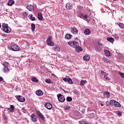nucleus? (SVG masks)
I'll list each match as a JSON object with an SVG mask.
<instances>
[{
    "label": "nucleus",
    "mask_w": 124,
    "mask_h": 124,
    "mask_svg": "<svg viewBox=\"0 0 124 124\" xmlns=\"http://www.w3.org/2000/svg\"><path fill=\"white\" fill-rule=\"evenodd\" d=\"M58 98L60 102H64L65 101V98H64V96L61 94H59L58 95Z\"/></svg>",
    "instance_id": "8"
},
{
    "label": "nucleus",
    "mask_w": 124,
    "mask_h": 124,
    "mask_svg": "<svg viewBox=\"0 0 124 124\" xmlns=\"http://www.w3.org/2000/svg\"><path fill=\"white\" fill-rule=\"evenodd\" d=\"M65 7L66 9H71V8H72V7L71 6V4H70V3H66Z\"/></svg>",
    "instance_id": "21"
},
{
    "label": "nucleus",
    "mask_w": 124,
    "mask_h": 124,
    "mask_svg": "<svg viewBox=\"0 0 124 124\" xmlns=\"http://www.w3.org/2000/svg\"><path fill=\"white\" fill-rule=\"evenodd\" d=\"M31 120L32 122L35 123V122H37V117L35 115V114L33 113L31 116Z\"/></svg>",
    "instance_id": "11"
},
{
    "label": "nucleus",
    "mask_w": 124,
    "mask_h": 124,
    "mask_svg": "<svg viewBox=\"0 0 124 124\" xmlns=\"http://www.w3.org/2000/svg\"><path fill=\"white\" fill-rule=\"evenodd\" d=\"M66 100H67V101H68V102H70V101H72V98L71 97L68 96V97L66 98Z\"/></svg>",
    "instance_id": "35"
},
{
    "label": "nucleus",
    "mask_w": 124,
    "mask_h": 124,
    "mask_svg": "<svg viewBox=\"0 0 124 124\" xmlns=\"http://www.w3.org/2000/svg\"><path fill=\"white\" fill-rule=\"evenodd\" d=\"M72 37V36L69 34H67L65 35V38H67V39H69V38H71Z\"/></svg>",
    "instance_id": "32"
},
{
    "label": "nucleus",
    "mask_w": 124,
    "mask_h": 124,
    "mask_svg": "<svg viewBox=\"0 0 124 124\" xmlns=\"http://www.w3.org/2000/svg\"><path fill=\"white\" fill-rule=\"evenodd\" d=\"M3 80V78H2V77H0V82H1V81H2Z\"/></svg>",
    "instance_id": "47"
},
{
    "label": "nucleus",
    "mask_w": 124,
    "mask_h": 124,
    "mask_svg": "<svg viewBox=\"0 0 124 124\" xmlns=\"http://www.w3.org/2000/svg\"><path fill=\"white\" fill-rule=\"evenodd\" d=\"M74 93H75V94H77V95H78V91H77V90L75 89L74 91Z\"/></svg>",
    "instance_id": "43"
},
{
    "label": "nucleus",
    "mask_w": 124,
    "mask_h": 124,
    "mask_svg": "<svg viewBox=\"0 0 124 124\" xmlns=\"http://www.w3.org/2000/svg\"><path fill=\"white\" fill-rule=\"evenodd\" d=\"M22 110H25V108H24V107L22 108Z\"/></svg>",
    "instance_id": "48"
},
{
    "label": "nucleus",
    "mask_w": 124,
    "mask_h": 124,
    "mask_svg": "<svg viewBox=\"0 0 124 124\" xmlns=\"http://www.w3.org/2000/svg\"><path fill=\"white\" fill-rule=\"evenodd\" d=\"M108 41H109V42H114V38L112 37L108 38L107 39Z\"/></svg>",
    "instance_id": "33"
},
{
    "label": "nucleus",
    "mask_w": 124,
    "mask_h": 124,
    "mask_svg": "<svg viewBox=\"0 0 124 124\" xmlns=\"http://www.w3.org/2000/svg\"><path fill=\"white\" fill-rule=\"evenodd\" d=\"M114 107H121V104L120 103H119V102L115 101V102H114Z\"/></svg>",
    "instance_id": "24"
},
{
    "label": "nucleus",
    "mask_w": 124,
    "mask_h": 124,
    "mask_svg": "<svg viewBox=\"0 0 124 124\" xmlns=\"http://www.w3.org/2000/svg\"><path fill=\"white\" fill-rule=\"evenodd\" d=\"M1 25L0 24V28H1Z\"/></svg>",
    "instance_id": "50"
},
{
    "label": "nucleus",
    "mask_w": 124,
    "mask_h": 124,
    "mask_svg": "<svg viewBox=\"0 0 124 124\" xmlns=\"http://www.w3.org/2000/svg\"><path fill=\"white\" fill-rule=\"evenodd\" d=\"M65 110H69L70 109V107L69 106H66L65 107Z\"/></svg>",
    "instance_id": "46"
},
{
    "label": "nucleus",
    "mask_w": 124,
    "mask_h": 124,
    "mask_svg": "<svg viewBox=\"0 0 124 124\" xmlns=\"http://www.w3.org/2000/svg\"><path fill=\"white\" fill-rule=\"evenodd\" d=\"M2 27L3 28V31L5 32H7V33H9L10 32L11 30L10 27L8 26V24L3 23L2 24Z\"/></svg>",
    "instance_id": "2"
},
{
    "label": "nucleus",
    "mask_w": 124,
    "mask_h": 124,
    "mask_svg": "<svg viewBox=\"0 0 124 124\" xmlns=\"http://www.w3.org/2000/svg\"><path fill=\"white\" fill-rule=\"evenodd\" d=\"M117 114L119 117H121V116H122V112H121L120 111H118Z\"/></svg>",
    "instance_id": "45"
},
{
    "label": "nucleus",
    "mask_w": 124,
    "mask_h": 124,
    "mask_svg": "<svg viewBox=\"0 0 124 124\" xmlns=\"http://www.w3.org/2000/svg\"><path fill=\"white\" fill-rule=\"evenodd\" d=\"M46 83H47V84H51V83L52 82V80L46 79Z\"/></svg>",
    "instance_id": "40"
},
{
    "label": "nucleus",
    "mask_w": 124,
    "mask_h": 124,
    "mask_svg": "<svg viewBox=\"0 0 124 124\" xmlns=\"http://www.w3.org/2000/svg\"><path fill=\"white\" fill-rule=\"evenodd\" d=\"M119 74L120 75V76H121L122 78H124V73L122 72H119Z\"/></svg>",
    "instance_id": "39"
},
{
    "label": "nucleus",
    "mask_w": 124,
    "mask_h": 124,
    "mask_svg": "<svg viewBox=\"0 0 124 124\" xmlns=\"http://www.w3.org/2000/svg\"><path fill=\"white\" fill-rule=\"evenodd\" d=\"M32 14H31L29 16V18L31 21H35V17L33 16Z\"/></svg>",
    "instance_id": "23"
},
{
    "label": "nucleus",
    "mask_w": 124,
    "mask_h": 124,
    "mask_svg": "<svg viewBox=\"0 0 124 124\" xmlns=\"http://www.w3.org/2000/svg\"><path fill=\"white\" fill-rule=\"evenodd\" d=\"M31 28L32 31H34L35 30V24L32 23L31 24Z\"/></svg>",
    "instance_id": "28"
},
{
    "label": "nucleus",
    "mask_w": 124,
    "mask_h": 124,
    "mask_svg": "<svg viewBox=\"0 0 124 124\" xmlns=\"http://www.w3.org/2000/svg\"><path fill=\"white\" fill-rule=\"evenodd\" d=\"M8 48L12 51H19L20 47L15 44H12L11 46H8Z\"/></svg>",
    "instance_id": "4"
},
{
    "label": "nucleus",
    "mask_w": 124,
    "mask_h": 124,
    "mask_svg": "<svg viewBox=\"0 0 124 124\" xmlns=\"http://www.w3.org/2000/svg\"><path fill=\"white\" fill-rule=\"evenodd\" d=\"M63 81L69 84V85H72L73 84V81H72V79L68 77H66L65 78H63Z\"/></svg>",
    "instance_id": "6"
},
{
    "label": "nucleus",
    "mask_w": 124,
    "mask_h": 124,
    "mask_svg": "<svg viewBox=\"0 0 124 124\" xmlns=\"http://www.w3.org/2000/svg\"><path fill=\"white\" fill-rule=\"evenodd\" d=\"M101 73L102 74H103V75H104V77L105 79H106L107 80H108V81L110 80V78L108 77V76L106 75V73L104 72H101Z\"/></svg>",
    "instance_id": "19"
},
{
    "label": "nucleus",
    "mask_w": 124,
    "mask_h": 124,
    "mask_svg": "<svg viewBox=\"0 0 124 124\" xmlns=\"http://www.w3.org/2000/svg\"><path fill=\"white\" fill-rule=\"evenodd\" d=\"M78 17L81 19H83V20H86L87 22H90V20H91V18L89 16L84 15L82 13H79L78 14Z\"/></svg>",
    "instance_id": "3"
},
{
    "label": "nucleus",
    "mask_w": 124,
    "mask_h": 124,
    "mask_svg": "<svg viewBox=\"0 0 124 124\" xmlns=\"http://www.w3.org/2000/svg\"><path fill=\"white\" fill-rule=\"evenodd\" d=\"M55 51H56V52H59V51H60V47L59 46H56L55 47Z\"/></svg>",
    "instance_id": "34"
},
{
    "label": "nucleus",
    "mask_w": 124,
    "mask_h": 124,
    "mask_svg": "<svg viewBox=\"0 0 124 124\" xmlns=\"http://www.w3.org/2000/svg\"><path fill=\"white\" fill-rule=\"evenodd\" d=\"M104 95L106 97H110V93L108 92H105V93H104Z\"/></svg>",
    "instance_id": "26"
},
{
    "label": "nucleus",
    "mask_w": 124,
    "mask_h": 124,
    "mask_svg": "<svg viewBox=\"0 0 124 124\" xmlns=\"http://www.w3.org/2000/svg\"><path fill=\"white\" fill-rule=\"evenodd\" d=\"M79 123L80 124H88V122L87 121H79Z\"/></svg>",
    "instance_id": "37"
},
{
    "label": "nucleus",
    "mask_w": 124,
    "mask_h": 124,
    "mask_svg": "<svg viewBox=\"0 0 124 124\" xmlns=\"http://www.w3.org/2000/svg\"><path fill=\"white\" fill-rule=\"evenodd\" d=\"M36 93L37 95H39V96L43 95V92L41 90H37L36 92Z\"/></svg>",
    "instance_id": "17"
},
{
    "label": "nucleus",
    "mask_w": 124,
    "mask_h": 124,
    "mask_svg": "<svg viewBox=\"0 0 124 124\" xmlns=\"http://www.w3.org/2000/svg\"><path fill=\"white\" fill-rule=\"evenodd\" d=\"M38 19L39 20V21H42V19H43L42 14H41L40 13H38Z\"/></svg>",
    "instance_id": "18"
},
{
    "label": "nucleus",
    "mask_w": 124,
    "mask_h": 124,
    "mask_svg": "<svg viewBox=\"0 0 124 124\" xmlns=\"http://www.w3.org/2000/svg\"><path fill=\"white\" fill-rule=\"evenodd\" d=\"M101 106H103V104H101Z\"/></svg>",
    "instance_id": "49"
},
{
    "label": "nucleus",
    "mask_w": 124,
    "mask_h": 124,
    "mask_svg": "<svg viewBox=\"0 0 124 124\" xmlns=\"http://www.w3.org/2000/svg\"><path fill=\"white\" fill-rule=\"evenodd\" d=\"M104 52L106 56H110V51H109V50L105 49Z\"/></svg>",
    "instance_id": "30"
},
{
    "label": "nucleus",
    "mask_w": 124,
    "mask_h": 124,
    "mask_svg": "<svg viewBox=\"0 0 124 124\" xmlns=\"http://www.w3.org/2000/svg\"><path fill=\"white\" fill-rule=\"evenodd\" d=\"M100 42H101V41H100V40H98L97 41L98 46H102L103 45V44H102Z\"/></svg>",
    "instance_id": "38"
},
{
    "label": "nucleus",
    "mask_w": 124,
    "mask_h": 124,
    "mask_svg": "<svg viewBox=\"0 0 124 124\" xmlns=\"http://www.w3.org/2000/svg\"><path fill=\"white\" fill-rule=\"evenodd\" d=\"M87 83V80H81L80 81V86H84Z\"/></svg>",
    "instance_id": "31"
},
{
    "label": "nucleus",
    "mask_w": 124,
    "mask_h": 124,
    "mask_svg": "<svg viewBox=\"0 0 124 124\" xmlns=\"http://www.w3.org/2000/svg\"><path fill=\"white\" fill-rule=\"evenodd\" d=\"M115 102H116V101H115L114 100H110V105H111V106H114V105H115Z\"/></svg>",
    "instance_id": "36"
},
{
    "label": "nucleus",
    "mask_w": 124,
    "mask_h": 124,
    "mask_svg": "<svg viewBox=\"0 0 124 124\" xmlns=\"http://www.w3.org/2000/svg\"><path fill=\"white\" fill-rule=\"evenodd\" d=\"M15 109V108L14 107V106L11 105L10 108H7V111H8V112H10L11 113H13V112H14Z\"/></svg>",
    "instance_id": "13"
},
{
    "label": "nucleus",
    "mask_w": 124,
    "mask_h": 124,
    "mask_svg": "<svg viewBox=\"0 0 124 124\" xmlns=\"http://www.w3.org/2000/svg\"><path fill=\"white\" fill-rule=\"evenodd\" d=\"M45 107L48 110H51L52 109V104L48 102L46 103L45 105Z\"/></svg>",
    "instance_id": "12"
},
{
    "label": "nucleus",
    "mask_w": 124,
    "mask_h": 124,
    "mask_svg": "<svg viewBox=\"0 0 124 124\" xmlns=\"http://www.w3.org/2000/svg\"><path fill=\"white\" fill-rule=\"evenodd\" d=\"M106 104L107 106H110V105H111L110 101L109 102L107 101L106 103Z\"/></svg>",
    "instance_id": "42"
},
{
    "label": "nucleus",
    "mask_w": 124,
    "mask_h": 124,
    "mask_svg": "<svg viewBox=\"0 0 124 124\" xmlns=\"http://www.w3.org/2000/svg\"><path fill=\"white\" fill-rule=\"evenodd\" d=\"M2 117L4 119H5V120H7L8 119V117H7V116H6V115L4 114H3Z\"/></svg>",
    "instance_id": "41"
},
{
    "label": "nucleus",
    "mask_w": 124,
    "mask_h": 124,
    "mask_svg": "<svg viewBox=\"0 0 124 124\" xmlns=\"http://www.w3.org/2000/svg\"><path fill=\"white\" fill-rule=\"evenodd\" d=\"M27 7L30 11H33V6L32 5H30V6H27Z\"/></svg>",
    "instance_id": "27"
},
{
    "label": "nucleus",
    "mask_w": 124,
    "mask_h": 124,
    "mask_svg": "<svg viewBox=\"0 0 124 124\" xmlns=\"http://www.w3.org/2000/svg\"><path fill=\"white\" fill-rule=\"evenodd\" d=\"M23 16H24V17H28V13L27 12H24L23 13Z\"/></svg>",
    "instance_id": "44"
},
{
    "label": "nucleus",
    "mask_w": 124,
    "mask_h": 124,
    "mask_svg": "<svg viewBox=\"0 0 124 124\" xmlns=\"http://www.w3.org/2000/svg\"><path fill=\"white\" fill-rule=\"evenodd\" d=\"M2 65L4 66L3 71L5 73H7V72H9V68L8 66H9V63L7 62H3Z\"/></svg>",
    "instance_id": "5"
},
{
    "label": "nucleus",
    "mask_w": 124,
    "mask_h": 124,
    "mask_svg": "<svg viewBox=\"0 0 124 124\" xmlns=\"http://www.w3.org/2000/svg\"><path fill=\"white\" fill-rule=\"evenodd\" d=\"M103 48V46H97L95 47V50L97 52H99V51H101Z\"/></svg>",
    "instance_id": "14"
},
{
    "label": "nucleus",
    "mask_w": 124,
    "mask_h": 124,
    "mask_svg": "<svg viewBox=\"0 0 124 124\" xmlns=\"http://www.w3.org/2000/svg\"><path fill=\"white\" fill-rule=\"evenodd\" d=\"M15 3V1L13 0H10L8 1V5L11 6Z\"/></svg>",
    "instance_id": "22"
},
{
    "label": "nucleus",
    "mask_w": 124,
    "mask_h": 124,
    "mask_svg": "<svg viewBox=\"0 0 124 124\" xmlns=\"http://www.w3.org/2000/svg\"><path fill=\"white\" fill-rule=\"evenodd\" d=\"M84 33L85 35H90V34H91V30L89 29H86L84 31Z\"/></svg>",
    "instance_id": "15"
},
{
    "label": "nucleus",
    "mask_w": 124,
    "mask_h": 124,
    "mask_svg": "<svg viewBox=\"0 0 124 124\" xmlns=\"http://www.w3.org/2000/svg\"><path fill=\"white\" fill-rule=\"evenodd\" d=\"M31 80L32 81V82H34L35 83H37V82H38V80H37V78H36L35 77L32 78Z\"/></svg>",
    "instance_id": "29"
},
{
    "label": "nucleus",
    "mask_w": 124,
    "mask_h": 124,
    "mask_svg": "<svg viewBox=\"0 0 124 124\" xmlns=\"http://www.w3.org/2000/svg\"><path fill=\"white\" fill-rule=\"evenodd\" d=\"M46 43L49 46H53L54 42L52 41V37L49 36L46 40Z\"/></svg>",
    "instance_id": "7"
},
{
    "label": "nucleus",
    "mask_w": 124,
    "mask_h": 124,
    "mask_svg": "<svg viewBox=\"0 0 124 124\" xmlns=\"http://www.w3.org/2000/svg\"><path fill=\"white\" fill-rule=\"evenodd\" d=\"M71 31H72V33H73L74 34H76V33H77V32H78L77 28H76V27H73Z\"/></svg>",
    "instance_id": "16"
},
{
    "label": "nucleus",
    "mask_w": 124,
    "mask_h": 124,
    "mask_svg": "<svg viewBox=\"0 0 124 124\" xmlns=\"http://www.w3.org/2000/svg\"><path fill=\"white\" fill-rule=\"evenodd\" d=\"M68 45L73 48H75V51L77 52H81L83 51V48L79 46V43L76 41H70L68 42Z\"/></svg>",
    "instance_id": "1"
},
{
    "label": "nucleus",
    "mask_w": 124,
    "mask_h": 124,
    "mask_svg": "<svg viewBox=\"0 0 124 124\" xmlns=\"http://www.w3.org/2000/svg\"><path fill=\"white\" fill-rule=\"evenodd\" d=\"M37 114L38 117H39V118H40V119L42 120V121L45 122V117H44V115H43V114L40 111H37Z\"/></svg>",
    "instance_id": "9"
},
{
    "label": "nucleus",
    "mask_w": 124,
    "mask_h": 124,
    "mask_svg": "<svg viewBox=\"0 0 124 124\" xmlns=\"http://www.w3.org/2000/svg\"><path fill=\"white\" fill-rule=\"evenodd\" d=\"M118 26H119V27H120V28H121V29H122V30H124V24H123L122 23H117Z\"/></svg>",
    "instance_id": "25"
},
{
    "label": "nucleus",
    "mask_w": 124,
    "mask_h": 124,
    "mask_svg": "<svg viewBox=\"0 0 124 124\" xmlns=\"http://www.w3.org/2000/svg\"><path fill=\"white\" fill-rule=\"evenodd\" d=\"M16 99L17 100H18V101H19L20 102H25V100H26L25 97L21 95L17 96L16 97Z\"/></svg>",
    "instance_id": "10"
},
{
    "label": "nucleus",
    "mask_w": 124,
    "mask_h": 124,
    "mask_svg": "<svg viewBox=\"0 0 124 124\" xmlns=\"http://www.w3.org/2000/svg\"><path fill=\"white\" fill-rule=\"evenodd\" d=\"M90 55H85L83 57V60H84V61H87V62L90 60Z\"/></svg>",
    "instance_id": "20"
}]
</instances>
